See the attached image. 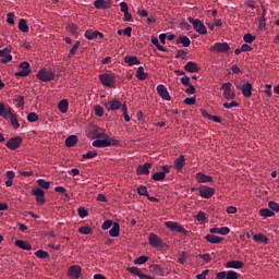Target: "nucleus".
<instances>
[{
    "label": "nucleus",
    "mask_w": 279,
    "mask_h": 279,
    "mask_svg": "<svg viewBox=\"0 0 279 279\" xmlns=\"http://www.w3.org/2000/svg\"><path fill=\"white\" fill-rule=\"evenodd\" d=\"M104 140H95L92 145L93 147H110V145H117V140L108 137L106 133L101 134Z\"/></svg>",
    "instance_id": "nucleus-1"
},
{
    "label": "nucleus",
    "mask_w": 279,
    "mask_h": 279,
    "mask_svg": "<svg viewBox=\"0 0 279 279\" xmlns=\"http://www.w3.org/2000/svg\"><path fill=\"white\" fill-rule=\"evenodd\" d=\"M99 81L107 88H114L117 86V78L110 73L100 74Z\"/></svg>",
    "instance_id": "nucleus-2"
},
{
    "label": "nucleus",
    "mask_w": 279,
    "mask_h": 279,
    "mask_svg": "<svg viewBox=\"0 0 279 279\" xmlns=\"http://www.w3.org/2000/svg\"><path fill=\"white\" fill-rule=\"evenodd\" d=\"M187 21L193 25V28L195 29V32H197V34H201L203 36L208 34L206 25H204V22H202L201 20H195L192 16H189Z\"/></svg>",
    "instance_id": "nucleus-3"
},
{
    "label": "nucleus",
    "mask_w": 279,
    "mask_h": 279,
    "mask_svg": "<svg viewBox=\"0 0 279 279\" xmlns=\"http://www.w3.org/2000/svg\"><path fill=\"white\" fill-rule=\"evenodd\" d=\"M37 78L41 82H51L56 80V72L51 70L41 69L37 73Z\"/></svg>",
    "instance_id": "nucleus-4"
},
{
    "label": "nucleus",
    "mask_w": 279,
    "mask_h": 279,
    "mask_svg": "<svg viewBox=\"0 0 279 279\" xmlns=\"http://www.w3.org/2000/svg\"><path fill=\"white\" fill-rule=\"evenodd\" d=\"M222 90H223L222 97L227 99V101H230V99H234V97H236V94L232 88V83L222 84Z\"/></svg>",
    "instance_id": "nucleus-5"
},
{
    "label": "nucleus",
    "mask_w": 279,
    "mask_h": 279,
    "mask_svg": "<svg viewBox=\"0 0 279 279\" xmlns=\"http://www.w3.org/2000/svg\"><path fill=\"white\" fill-rule=\"evenodd\" d=\"M20 70L19 72H15L16 77H27L29 73H32V69L29 68V62L23 61L20 63Z\"/></svg>",
    "instance_id": "nucleus-6"
},
{
    "label": "nucleus",
    "mask_w": 279,
    "mask_h": 279,
    "mask_svg": "<svg viewBox=\"0 0 279 279\" xmlns=\"http://www.w3.org/2000/svg\"><path fill=\"white\" fill-rule=\"evenodd\" d=\"M165 226L168 228V230H171V232H179L183 234L186 232V229L175 221H166Z\"/></svg>",
    "instance_id": "nucleus-7"
},
{
    "label": "nucleus",
    "mask_w": 279,
    "mask_h": 279,
    "mask_svg": "<svg viewBox=\"0 0 279 279\" xmlns=\"http://www.w3.org/2000/svg\"><path fill=\"white\" fill-rule=\"evenodd\" d=\"M68 276L71 279H80V277L82 276V266L80 265L70 266V268L68 269Z\"/></svg>",
    "instance_id": "nucleus-8"
},
{
    "label": "nucleus",
    "mask_w": 279,
    "mask_h": 279,
    "mask_svg": "<svg viewBox=\"0 0 279 279\" xmlns=\"http://www.w3.org/2000/svg\"><path fill=\"white\" fill-rule=\"evenodd\" d=\"M32 195H35L38 206H44V204H45V191H43L40 187H34L32 190Z\"/></svg>",
    "instance_id": "nucleus-9"
},
{
    "label": "nucleus",
    "mask_w": 279,
    "mask_h": 279,
    "mask_svg": "<svg viewBox=\"0 0 279 279\" xmlns=\"http://www.w3.org/2000/svg\"><path fill=\"white\" fill-rule=\"evenodd\" d=\"M210 51H215L216 53H226V51H230V45H228V43H216L210 47Z\"/></svg>",
    "instance_id": "nucleus-10"
},
{
    "label": "nucleus",
    "mask_w": 279,
    "mask_h": 279,
    "mask_svg": "<svg viewBox=\"0 0 279 279\" xmlns=\"http://www.w3.org/2000/svg\"><path fill=\"white\" fill-rule=\"evenodd\" d=\"M198 193L204 199H210L215 195V189L203 185L198 189Z\"/></svg>",
    "instance_id": "nucleus-11"
},
{
    "label": "nucleus",
    "mask_w": 279,
    "mask_h": 279,
    "mask_svg": "<svg viewBox=\"0 0 279 279\" xmlns=\"http://www.w3.org/2000/svg\"><path fill=\"white\" fill-rule=\"evenodd\" d=\"M21 143H23V140L20 136L12 137L7 142L5 146L14 151L21 147Z\"/></svg>",
    "instance_id": "nucleus-12"
},
{
    "label": "nucleus",
    "mask_w": 279,
    "mask_h": 279,
    "mask_svg": "<svg viewBox=\"0 0 279 279\" xmlns=\"http://www.w3.org/2000/svg\"><path fill=\"white\" fill-rule=\"evenodd\" d=\"M94 8L96 10H110L112 2L110 0H96L94 1Z\"/></svg>",
    "instance_id": "nucleus-13"
},
{
    "label": "nucleus",
    "mask_w": 279,
    "mask_h": 279,
    "mask_svg": "<svg viewBox=\"0 0 279 279\" xmlns=\"http://www.w3.org/2000/svg\"><path fill=\"white\" fill-rule=\"evenodd\" d=\"M12 113V107L0 101V117H2V119L9 120Z\"/></svg>",
    "instance_id": "nucleus-14"
},
{
    "label": "nucleus",
    "mask_w": 279,
    "mask_h": 279,
    "mask_svg": "<svg viewBox=\"0 0 279 279\" xmlns=\"http://www.w3.org/2000/svg\"><path fill=\"white\" fill-rule=\"evenodd\" d=\"M148 243L151 247H162V239H160L156 233L149 234Z\"/></svg>",
    "instance_id": "nucleus-15"
},
{
    "label": "nucleus",
    "mask_w": 279,
    "mask_h": 279,
    "mask_svg": "<svg viewBox=\"0 0 279 279\" xmlns=\"http://www.w3.org/2000/svg\"><path fill=\"white\" fill-rule=\"evenodd\" d=\"M157 93L161 99H165V101H171V95H169V90L167 87L162 84L157 86Z\"/></svg>",
    "instance_id": "nucleus-16"
},
{
    "label": "nucleus",
    "mask_w": 279,
    "mask_h": 279,
    "mask_svg": "<svg viewBox=\"0 0 279 279\" xmlns=\"http://www.w3.org/2000/svg\"><path fill=\"white\" fill-rule=\"evenodd\" d=\"M106 110H108V112L110 111H114V110H120L121 108V101L114 99V100H109L107 102L104 104Z\"/></svg>",
    "instance_id": "nucleus-17"
},
{
    "label": "nucleus",
    "mask_w": 279,
    "mask_h": 279,
    "mask_svg": "<svg viewBox=\"0 0 279 279\" xmlns=\"http://www.w3.org/2000/svg\"><path fill=\"white\" fill-rule=\"evenodd\" d=\"M210 234H221V236H226L228 234H230V228L228 227H215L209 229Z\"/></svg>",
    "instance_id": "nucleus-18"
},
{
    "label": "nucleus",
    "mask_w": 279,
    "mask_h": 279,
    "mask_svg": "<svg viewBox=\"0 0 279 279\" xmlns=\"http://www.w3.org/2000/svg\"><path fill=\"white\" fill-rule=\"evenodd\" d=\"M149 169H151V163L146 162L137 167L136 173L137 175H149Z\"/></svg>",
    "instance_id": "nucleus-19"
},
{
    "label": "nucleus",
    "mask_w": 279,
    "mask_h": 279,
    "mask_svg": "<svg viewBox=\"0 0 279 279\" xmlns=\"http://www.w3.org/2000/svg\"><path fill=\"white\" fill-rule=\"evenodd\" d=\"M245 264L239 260H230L225 264L226 269H243Z\"/></svg>",
    "instance_id": "nucleus-20"
},
{
    "label": "nucleus",
    "mask_w": 279,
    "mask_h": 279,
    "mask_svg": "<svg viewBox=\"0 0 279 279\" xmlns=\"http://www.w3.org/2000/svg\"><path fill=\"white\" fill-rule=\"evenodd\" d=\"M124 62L125 64H128V66H135L137 64H141V60L138 59V57L135 56H125Z\"/></svg>",
    "instance_id": "nucleus-21"
},
{
    "label": "nucleus",
    "mask_w": 279,
    "mask_h": 279,
    "mask_svg": "<svg viewBox=\"0 0 279 279\" xmlns=\"http://www.w3.org/2000/svg\"><path fill=\"white\" fill-rule=\"evenodd\" d=\"M252 83L247 82L242 85L241 92L243 97H252Z\"/></svg>",
    "instance_id": "nucleus-22"
},
{
    "label": "nucleus",
    "mask_w": 279,
    "mask_h": 279,
    "mask_svg": "<svg viewBox=\"0 0 279 279\" xmlns=\"http://www.w3.org/2000/svg\"><path fill=\"white\" fill-rule=\"evenodd\" d=\"M196 181L199 184H206V182H213V177L206 175V174H204L202 172H197L196 173Z\"/></svg>",
    "instance_id": "nucleus-23"
},
{
    "label": "nucleus",
    "mask_w": 279,
    "mask_h": 279,
    "mask_svg": "<svg viewBox=\"0 0 279 279\" xmlns=\"http://www.w3.org/2000/svg\"><path fill=\"white\" fill-rule=\"evenodd\" d=\"M184 71H187V73H198L199 66H197V63L190 61L184 65Z\"/></svg>",
    "instance_id": "nucleus-24"
},
{
    "label": "nucleus",
    "mask_w": 279,
    "mask_h": 279,
    "mask_svg": "<svg viewBox=\"0 0 279 279\" xmlns=\"http://www.w3.org/2000/svg\"><path fill=\"white\" fill-rule=\"evenodd\" d=\"M15 246L20 247V250L32 252V244H29L27 241L17 240L15 241Z\"/></svg>",
    "instance_id": "nucleus-25"
},
{
    "label": "nucleus",
    "mask_w": 279,
    "mask_h": 279,
    "mask_svg": "<svg viewBox=\"0 0 279 279\" xmlns=\"http://www.w3.org/2000/svg\"><path fill=\"white\" fill-rule=\"evenodd\" d=\"M149 271L155 276H165V270L158 264L150 265Z\"/></svg>",
    "instance_id": "nucleus-26"
},
{
    "label": "nucleus",
    "mask_w": 279,
    "mask_h": 279,
    "mask_svg": "<svg viewBox=\"0 0 279 279\" xmlns=\"http://www.w3.org/2000/svg\"><path fill=\"white\" fill-rule=\"evenodd\" d=\"M205 239H206V241L208 242V243H213V244H215V245H217V244H219V243H221V241H223V238H221V236H219V235H215V234H207L206 236H205Z\"/></svg>",
    "instance_id": "nucleus-27"
},
{
    "label": "nucleus",
    "mask_w": 279,
    "mask_h": 279,
    "mask_svg": "<svg viewBox=\"0 0 279 279\" xmlns=\"http://www.w3.org/2000/svg\"><path fill=\"white\" fill-rule=\"evenodd\" d=\"M120 232H121V226L119 225V222H113V226L109 230L110 236L117 238L119 236Z\"/></svg>",
    "instance_id": "nucleus-28"
},
{
    "label": "nucleus",
    "mask_w": 279,
    "mask_h": 279,
    "mask_svg": "<svg viewBox=\"0 0 279 279\" xmlns=\"http://www.w3.org/2000/svg\"><path fill=\"white\" fill-rule=\"evenodd\" d=\"M58 109L60 110V112H62V114H66V112H69V100L63 99L58 104Z\"/></svg>",
    "instance_id": "nucleus-29"
},
{
    "label": "nucleus",
    "mask_w": 279,
    "mask_h": 279,
    "mask_svg": "<svg viewBox=\"0 0 279 279\" xmlns=\"http://www.w3.org/2000/svg\"><path fill=\"white\" fill-rule=\"evenodd\" d=\"M9 120L14 130H19V128H21V123H19V119L16 118V114H14V112L9 116Z\"/></svg>",
    "instance_id": "nucleus-30"
},
{
    "label": "nucleus",
    "mask_w": 279,
    "mask_h": 279,
    "mask_svg": "<svg viewBox=\"0 0 279 279\" xmlns=\"http://www.w3.org/2000/svg\"><path fill=\"white\" fill-rule=\"evenodd\" d=\"M136 77H137V80H140L142 82L144 80H147V73H145V68H143V66L137 68Z\"/></svg>",
    "instance_id": "nucleus-31"
},
{
    "label": "nucleus",
    "mask_w": 279,
    "mask_h": 279,
    "mask_svg": "<svg viewBox=\"0 0 279 279\" xmlns=\"http://www.w3.org/2000/svg\"><path fill=\"white\" fill-rule=\"evenodd\" d=\"M253 241H255V243H268L269 239L266 238L265 234L258 233L253 235Z\"/></svg>",
    "instance_id": "nucleus-32"
},
{
    "label": "nucleus",
    "mask_w": 279,
    "mask_h": 279,
    "mask_svg": "<svg viewBox=\"0 0 279 279\" xmlns=\"http://www.w3.org/2000/svg\"><path fill=\"white\" fill-rule=\"evenodd\" d=\"M97 34H99V31L87 29L84 36L87 40H95V38H97Z\"/></svg>",
    "instance_id": "nucleus-33"
},
{
    "label": "nucleus",
    "mask_w": 279,
    "mask_h": 279,
    "mask_svg": "<svg viewBox=\"0 0 279 279\" xmlns=\"http://www.w3.org/2000/svg\"><path fill=\"white\" fill-rule=\"evenodd\" d=\"M184 162H185L184 156L181 155L179 158L174 160L175 169H178V171H181V169H183L184 167Z\"/></svg>",
    "instance_id": "nucleus-34"
},
{
    "label": "nucleus",
    "mask_w": 279,
    "mask_h": 279,
    "mask_svg": "<svg viewBox=\"0 0 279 279\" xmlns=\"http://www.w3.org/2000/svg\"><path fill=\"white\" fill-rule=\"evenodd\" d=\"M65 145L66 147H75V145H77V137L75 135H70L65 140Z\"/></svg>",
    "instance_id": "nucleus-35"
},
{
    "label": "nucleus",
    "mask_w": 279,
    "mask_h": 279,
    "mask_svg": "<svg viewBox=\"0 0 279 279\" xmlns=\"http://www.w3.org/2000/svg\"><path fill=\"white\" fill-rule=\"evenodd\" d=\"M259 215L260 217L267 218V217H274L275 213L269 208H262L259 210Z\"/></svg>",
    "instance_id": "nucleus-36"
},
{
    "label": "nucleus",
    "mask_w": 279,
    "mask_h": 279,
    "mask_svg": "<svg viewBox=\"0 0 279 279\" xmlns=\"http://www.w3.org/2000/svg\"><path fill=\"white\" fill-rule=\"evenodd\" d=\"M178 43H180L183 47H191V39L187 36L179 37Z\"/></svg>",
    "instance_id": "nucleus-37"
},
{
    "label": "nucleus",
    "mask_w": 279,
    "mask_h": 279,
    "mask_svg": "<svg viewBox=\"0 0 279 279\" xmlns=\"http://www.w3.org/2000/svg\"><path fill=\"white\" fill-rule=\"evenodd\" d=\"M19 29L20 32H24V33L29 32V26H27V22L25 20H20Z\"/></svg>",
    "instance_id": "nucleus-38"
},
{
    "label": "nucleus",
    "mask_w": 279,
    "mask_h": 279,
    "mask_svg": "<svg viewBox=\"0 0 279 279\" xmlns=\"http://www.w3.org/2000/svg\"><path fill=\"white\" fill-rule=\"evenodd\" d=\"M37 184L38 186H40V189H46V190H49L51 186V183L49 181H45V179H38Z\"/></svg>",
    "instance_id": "nucleus-39"
},
{
    "label": "nucleus",
    "mask_w": 279,
    "mask_h": 279,
    "mask_svg": "<svg viewBox=\"0 0 279 279\" xmlns=\"http://www.w3.org/2000/svg\"><path fill=\"white\" fill-rule=\"evenodd\" d=\"M165 178H167V174H165V172H155L153 174V180L155 182H161V180H165Z\"/></svg>",
    "instance_id": "nucleus-40"
},
{
    "label": "nucleus",
    "mask_w": 279,
    "mask_h": 279,
    "mask_svg": "<svg viewBox=\"0 0 279 279\" xmlns=\"http://www.w3.org/2000/svg\"><path fill=\"white\" fill-rule=\"evenodd\" d=\"M77 49H80V40H76L75 44L70 49L69 58H73V56H75V53H77Z\"/></svg>",
    "instance_id": "nucleus-41"
},
{
    "label": "nucleus",
    "mask_w": 279,
    "mask_h": 279,
    "mask_svg": "<svg viewBox=\"0 0 279 279\" xmlns=\"http://www.w3.org/2000/svg\"><path fill=\"white\" fill-rule=\"evenodd\" d=\"M222 106L227 110H232V108H239V102L236 100H232L231 102H223Z\"/></svg>",
    "instance_id": "nucleus-42"
},
{
    "label": "nucleus",
    "mask_w": 279,
    "mask_h": 279,
    "mask_svg": "<svg viewBox=\"0 0 279 279\" xmlns=\"http://www.w3.org/2000/svg\"><path fill=\"white\" fill-rule=\"evenodd\" d=\"M196 221H198L201 226L206 223V214L204 211H198V214L196 215Z\"/></svg>",
    "instance_id": "nucleus-43"
},
{
    "label": "nucleus",
    "mask_w": 279,
    "mask_h": 279,
    "mask_svg": "<svg viewBox=\"0 0 279 279\" xmlns=\"http://www.w3.org/2000/svg\"><path fill=\"white\" fill-rule=\"evenodd\" d=\"M35 256L37 258H40L41 260H45V258H49V253H47L46 251L39 250L35 252Z\"/></svg>",
    "instance_id": "nucleus-44"
},
{
    "label": "nucleus",
    "mask_w": 279,
    "mask_h": 279,
    "mask_svg": "<svg viewBox=\"0 0 279 279\" xmlns=\"http://www.w3.org/2000/svg\"><path fill=\"white\" fill-rule=\"evenodd\" d=\"M128 271H130V274H133L134 276H138V278H141L144 275L143 271H141L140 268L134 267V266L133 267H129Z\"/></svg>",
    "instance_id": "nucleus-45"
},
{
    "label": "nucleus",
    "mask_w": 279,
    "mask_h": 279,
    "mask_svg": "<svg viewBox=\"0 0 279 279\" xmlns=\"http://www.w3.org/2000/svg\"><path fill=\"white\" fill-rule=\"evenodd\" d=\"M16 108H23L25 106V98L23 96H17L14 100Z\"/></svg>",
    "instance_id": "nucleus-46"
},
{
    "label": "nucleus",
    "mask_w": 279,
    "mask_h": 279,
    "mask_svg": "<svg viewBox=\"0 0 279 279\" xmlns=\"http://www.w3.org/2000/svg\"><path fill=\"white\" fill-rule=\"evenodd\" d=\"M149 260V257L147 256H140L136 259H134V265H145Z\"/></svg>",
    "instance_id": "nucleus-47"
},
{
    "label": "nucleus",
    "mask_w": 279,
    "mask_h": 279,
    "mask_svg": "<svg viewBox=\"0 0 279 279\" xmlns=\"http://www.w3.org/2000/svg\"><path fill=\"white\" fill-rule=\"evenodd\" d=\"M137 193L144 197H149V193L147 192V186L145 185H141L138 189H137Z\"/></svg>",
    "instance_id": "nucleus-48"
},
{
    "label": "nucleus",
    "mask_w": 279,
    "mask_h": 279,
    "mask_svg": "<svg viewBox=\"0 0 279 279\" xmlns=\"http://www.w3.org/2000/svg\"><path fill=\"white\" fill-rule=\"evenodd\" d=\"M97 156V153L95 150H89L86 154L82 155V158L85 160H90L92 158H95Z\"/></svg>",
    "instance_id": "nucleus-49"
},
{
    "label": "nucleus",
    "mask_w": 279,
    "mask_h": 279,
    "mask_svg": "<svg viewBox=\"0 0 279 279\" xmlns=\"http://www.w3.org/2000/svg\"><path fill=\"white\" fill-rule=\"evenodd\" d=\"M243 40H244V43H248L250 45H252V43H253L254 40H256V37L253 36L252 34L247 33V34H245V35L243 36Z\"/></svg>",
    "instance_id": "nucleus-50"
},
{
    "label": "nucleus",
    "mask_w": 279,
    "mask_h": 279,
    "mask_svg": "<svg viewBox=\"0 0 279 279\" xmlns=\"http://www.w3.org/2000/svg\"><path fill=\"white\" fill-rule=\"evenodd\" d=\"M80 234H93V228L90 227H81L78 229Z\"/></svg>",
    "instance_id": "nucleus-51"
},
{
    "label": "nucleus",
    "mask_w": 279,
    "mask_h": 279,
    "mask_svg": "<svg viewBox=\"0 0 279 279\" xmlns=\"http://www.w3.org/2000/svg\"><path fill=\"white\" fill-rule=\"evenodd\" d=\"M94 111H95L96 117H104V107L96 105L94 107Z\"/></svg>",
    "instance_id": "nucleus-52"
},
{
    "label": "nucleus",
    "mask_w": 279,
    "mask_h": 279,
    "mask_svg": "<svg viewBox=\"0 0 279 279\" xmlns=\"http://www.w3.org/2000/svg\"><path fill=\"white\" fill-rule=\"evenodd\" d=\"M77 214H78V217H81V219L88 217V210H86V208H84V207H80L77 209Z\"/></svg>",
    "instance_id": "nucleus-53"
},
{
    "label": "nucleus",
    "mask_w": 279,
    "mask_h": 279,
    "mask_svg": "<svg viewBox=\"0 0 279 279\" xmlns=\"http://www.w3.org/2000/svg\"><path fill=\"white\" fill-rule=\"evenodd\" d=\"M268 208H270V210H275V213H279V204L274 201L268 203Z\"/></svg>",
    "instance_id": "nucleus-54"
},
{
    "label": "nucleus",
    "mask_w": 279,
    "mask_h": 279,
    "mask_svg": "<svg viewBox=\"0 0 279 279\" xmlns=\"http://www.w3.org/2000/svg\"><path fill=\"white\" fill-rule=\"evenodd\" d=\"M27 121L29 123H36V121H38V114L32 112L27 114Z\"/></svg>",
    "instance_id": "nucleus-55"
},
{
    "label": "nucleus",
    "mask_w": 279,
    "mask_h": 279,
    "mask_svg": "<svg viewBox=\"0 0 279 279\" xmlns=\"http://www.w3.org/2000/svg\"><path fill=\"white\" fill-rule=\"evenodd\" d=\"M68 32H70V34H73L75 36V34H77V25L75 24H68L66 26Z\"/></svg>",
    "instance_id": "nucleus-56"
},
{
    "label": "nucleus",
    "mask_w": 279,
    "mask_h": 279,
    "mask_svg": "<svg viewBox=\"0 0 279 279\" xmlns=\"http://www.w3.org/2000/svg\"><path fill=\"white\" fill-rule=\"evenodd\" d=\"M112 226H114V222H112V220H105L101 228L102 230H110Z\"/></svg>",
    "instance_id": "nucleus-57"
},
{
    "label": "nucleus",
    "mask_w": 279,
    "mask_h": 279,
    "mask_svg": "<svg viewBox=\"0 0 279 279\" xmlns=\"http://www.w3.org/2000/svg\"><path fill=\"white\" fill-rule=\"evenodd\" d=\"M227 279H239V272L232 270L227 271Z\"/></svg>",
    "instance_id": "nucleus-58"
},
{
    "label": "nucleus",
    "mask_w": 279,
    "mask_h": 279,
    "mask_svg": "<svg viewBox=\"0 0 279 279\" xmlns=\"http://www.w3.org/2000/svg\"><path fill=\"white\" fill-rule=\"evenodd\" d=\"M181 84L183 86H191V77L184 75L181 77Z\"/></svg>",
    "instance_id": "nucleus-59"
},
{
    "label": "nucleus",
    "mask_w": 279,
    "mask_h": 279,
    "mask_svg": "<svg viewBox=\"0 0 279 279\" xmlns=\"http://www.w3.org/2000/svg\"><path fill=\"white\" fill-rule=\"evenodd\" d=\"M185 93L186 95H195V86L193 84L187 85Z\"/></svg>",
    "instance_id": "nucleus-60"
},
{
    "label": "nucleus",
    "mask_w": 279,
    "mask_h": 279,
    "mask_svg": "<svg viewBox=\"0 0 279 279\" xmlns=\"http://www.w3.org/2000/svg\"><path fill=\"white\" fill-rule=\"evenodd\" d=\"M184 104H185L186 106H195V104H196L195 97L185 98V99H184Z\"/></svg>",
    "instance_id": "nucleus-61"
},
{
    "label": "nucleus",
    "mask_w": 279,
    "mask_h": 279,
    "mask_svg": "<svg viewBox=\"0 0 279 279\" xmlns=\"http://www.w3.org/2000/svg\"><path fill=\"white\" fill-rule=\"evenodd\" d=\"M130 8L126 2H120V12L125 13L129 12Z\"/></svg>",
    "instance_id": "nucleus-62"
},
{
    "label": "nucleus",
    "mask_w": 279,
    "mask_h": 279,
    "mask_svg": "<svg viewBox=\"0 0 279 279\" xmlns=\"http://www.w3.org/2000/svg\"><path fill=\"white\" fill-rule=\"evenodd\" d=\"M199 258H202L204 263H210V260H213V258L210 257V254L208 253L199 255Z\"/></svg>",
    "instance_id": "nucleus-63"
},
{
    "label": "nucleus",
    "mask_w": 279,
    "mask_h": 279,
    "mask_svg": "<svg viewBox=\"0 0 279 279\" xmlns=\"http://www.w3.org/2000/svg\"><path fill=\"white\" fill-rule=\"evenodd\" d=\"M7 23H9V25H14V13H9L7 15Z\"/></svg>",
    "instance_id": "nucleus-64"
}]
</instances>
